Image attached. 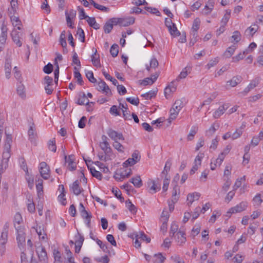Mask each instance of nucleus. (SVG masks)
I'll return each instance as SVG.
<instances>
[{
    "label": "nucleus",
    "mask_w": 263,
    "mask_h": 263,
    "mask_svg": "<svg viewBox=\"0 0 263 263\" xmlns=\"http://www.w3.org/2000/svg\"><path fill=\"white\" fill-rule=\"evenodd\" d=\"M12 143V137L10 134H6V139L4 142L3 159L0 162V174L4 171L8 165V161L11 156V147Z\"/></svg>",
    "instance_id": "f257e3e1"
},
{
    "label": "nucleus",
    "mask_w": 263,
    "mask_h": 263,
    "mask_svg": "<svg viewBox=\"0 0 263 263\" xmlns=\"http://www.w3.org/2000/svg\"><path fill=\"white\" fill-rule=\"evenodd\" d=\"M15 229L16 231V240L18 246L21 248L23 247L25 244L26 234L25 230L21 226H15Z\"/></svg>",
    "instance_id": "f03ea898"
},
{
    "label": "nucleus",
    "mask_w": 263,
    "mask_h": 263,
    "mask_svg": "<svg viewBox=\"0 0 263 263\" xmlns=\"http://www.w3.org/2000/svg\"><path fill=\"white\" fill-rule=\"evenodd\" d=\"M132 174V170L130 168H120L118 170L115 175V179L119 181L123 180L126 178L128 177Z\"/></svg>",
    "instance_id": "7ed1b4c3"
},
{
    "label": "nucleus",
    "mask_w": 263,
    "mask_h": 263,
    "mask_svg": "<svg viewBox=\"0 0 263 263\" xmlns=\"http://www.w3.org/2000/svg\"><path fill=\"white\" fill-rule=\"evenodd\" d=\"M141 158L140 153L138 151H135L132 154V157L129 158L125 161L123 164V166L125 168L127 167L128 166H133L137 162H138Z\"/></svg>",
    "instance_id": "20e7f679"
},
{
    "label": "nucleus",
    "mask_w": 263,
    "mask_h": 263,
    "mask_svg": "<svg viewBox=\"0 0 263 263\" xmlns=\"http://www.w3.org/2000/svg\"><path fill=\"white\" fill-rule=\"evenodd\" d=\"M9 230V224L6 223L4 226L3 231L1 233L0 238V247L1 249L4 250L5 248V245L7 243L8 240V234Z\"/></svg>",
    "instance_id": "39448f33"
},
{
    "label": "nucleus",
    "mask_w": 263,
    "mask_h": 263,
    "mask_svg": "<svg viewBox=\"0 0 263 263\" xmlns=\"http://www.w3.org/2000/svg\"><path fill=\"white\" fill-rule=\"evenodd\" d=\"M39 171L41 176L44 179H48L50 176V171L49 166L45 162H42L40 164Z\"/></svg>",
    "instance_id": "423d86ee"
},
{
    "label": "nucleus",
    "mask_w": 263,
    "mask_h": 263,
    "mask_svg": "<svg viewBox=\"0 0 263 263\" xmlns=\"http://www.w3.org/2000/svg\"><path fill=\"white\" fill-rule=\"evenodd\" d=\"M247 207L248 202L247 201H242L236 206L230 208L227 212V214L240 213L245 211Z\"/></svg>",
    "instance_id": "0eeeda50"
},
{
    "label": "nucleus",
    "mask_w": 263,
    "mask_h": 263,
    "mask_svg": "<svg viewBox=\"0 0 263 263\" xmlns=\"http://www.w3.org/2000/svg\"><path fill=\"white\" fill-rule=\"evenodd\" d=\"M148 192L152 194H154L160 190V185L154 180L149 179L147 181Z\"/></svg>",
    "instance_id": "6e6552de"
},
{
    "label": "nucleus",
    "mask_w": 263,
    "mask_h": 263,
    "mask_svg": "<svg viewBox=\"0 0 263 263\" xmlns=\"http://www.w3.org/2000/svg\"><path fill=\"white\" fill-rule=\"evenodd\" d=\"M173 237L178 245L182 246L186 242L185 233L183 231L179 230Z\"/></svg>",
    "instance_id": "1a4fd4ad"
},
{
    "label": "nucleus",
    "mask_w": 263,
    "mask_h": 263,
    "mask_svg": "<svg viewBox=\"0 0 263 263\" xmlns=\"http://www.w3.org/2000/svg\"><path fill=\"white\" fill-rule=\"evenodd\" d=\"M108 136L115 141L118 140H124V137L121 133H118L112 129H109L107 131Z\"/></svg>",
    "instance_id": "9d476101"
},
{
    "label": "nucleus",
    "mask_w": 263,
    "mask_h": 263,
    "mask_svg": "<svg viewBox=\"0 0 263 263\" xmlns=\"http://www.w3.org/2000/svg\"><path fill=\"white\" fill-rule=\"evenodd\" d=\"M65 160L67 167L69 171H72L76 170L77 165L73 155H70L68 157L65 156Z\"/></svg>",
    "instance_id": "9b49d317"
},
{
    "label": "nucleus",
    "mask_w": 263,
    "mask_h": 263,
    "mask_svg": "<svg viewBox=\"0 0 263 263\" xmlns=\"http://www.w3.org/2000/svg\"><path fill=\"white\" fill-rule=\"evenodd\" d=\"M97 89L99 91H102L107 96L111 95V91L110 88L106 84V83L103 81L101 80L100 81L98 82Z\"/></svg>",
    "instance_id": "f8f14e48"
},
{
    "label": "nucleus",
    "mask_w": 263,
    "mask_h": 263,
    "mask_svg": "<svg viewBox=\"0 0 263 263\" xmlns=\"http://www.w3.org/2000/svg\"><path fill=\"white\" fill-rule=\"evenodd\" d=\"M102 142L100 144L101 148L104 152L105 153L108 154L110 152L111 148L109 146L108 142L107 141V137L103 135L101 137Z\"/></svg>",
    "instance_id": "ddd939ff"
},
{
    "label": "nucleus",
    "mask_w": 263,
    "mask_h": 263,
    "mask_svg": "<svg viewBox=\"0 0 263 263\" xmlns=\"http://www.w3.org/2000/svg\"><path fill=\"white\" fill-rule=\"evenodd\" d=\"M36 253L40 261H43L44 263H46L47 256L45 249L42 246L38 247L36 249Z\"/></svg>",
    "instance_id": "4468645a"
},
{
    "label": "nucleus",
    "mask_w": 263,
    "mask_h": 263,
    "mask_svg": "<svg viewBox=\"0 0 263 263\" xmlns=\"http://www.w3.org/2000/svg\"><path fill=\"white\" fill-rule=\"evenodd\" d=\"M200 194L197 192L190 193L187 196V201L188 205L190 206L195 201L199 199Z\"/></svg>",
    "instance_id": "2eb2a0df"
},
{
    "label": "nucleus",
    "mask_w": 263,
    "mask_h": 263,
    "mask_svg": "<svg viewBox=\"0 0 263 263\" xmlns=\"http://www.w3.org/2000/svg\"><path fill=\"white\" fill-rule=\"evenodd\" d=\"M11 35L13 42L17 45V46L21 47L22 44L20 40L18 32L17 31L16 28L13 29V30L12 31Z\"/></svg>",
    "instance_id": "dca6fc26"
},
{
    "label": "nucleus",
    "mask_w": 263,
    "mask_h": 263,
    "mask_svg": "<svg viewBox=\"0 0 263 263\" xmlns=\"http://www.w3.org/2000/svg\"><path fill=\"white\" fill-rule=\"evenodd\" d=\"M158 77V75L157 74H155L152 76L151 78H146L140 82V84L143 86L152 85L157 80Z\"/></svg>",
    "instance_id": "f3484780"
},
{
    "label": "nucleus",
    "mask_w": 263,
    "mask_h": 263,
    "mask_svg": "<svg viewBox=\"0 0 263 263\" xmlns=\"http://www.w3.org/2000/svg\"><path fill=\"white\" fill-rule=\"evenodd\" d=\"M241 81V78L240 76H236L233 77L230 80L227 82V87L229 88L228 86L235 87Z\"/></svg>",
    "instance_id": "a211bd4d"
},
{
    "label": "nucleus",
    "mask_w": 263,
    "mask_h": 263,
    "mask_svg": "<svg viewBox=\"0 0 263 263\" xmlns=\"http://www.w3.org/2000/svg\"><path fill=\"white\" fill-rule=\"evenodd\" d=\"M10 17L11 22L14 28L17 27L16 29L21 30L22 24L19 17L14 15H11Z\"/></svg>",
    "instance_id": "6ab92c4d"
},
{
    "label": "nucleus",
    "mask_w": 263,
    "mask_h": 263,
    "mask_svg": "<svg viewBox=\"0 0 263 263\" xmlns=\"http://www.w3.org/2000/svg\"><path fill=\"white\" fill-rule=\"evenodd\" d=\"M257 25L254 24L248 28L245 31V34L247 36L252 37L258 29Z\"/></svg>",
    "instance_id": "aec40b11"
},
{
    "label": "nucleus",
    "mask_w": 263,
    "mask_h": 263,
    "mask_svg": "<svg viewBox=\"0 0 263 263\" xmlns=\"http://www.w3.org/2000/svg\"><path fill=\"white\" fill-rule=\"evenodd\" d=\"M176 87L177 86L175 84L174 82L170 83L164 90V94L166 98H167V96H169L171 93L175 92L176 90Z\"/></svg>",
    "instance_id": "412c9836"
},
{
    "label": "nucleus",
    "mask_w": 263,
    "mask_h": 263,
    "mask_svg": "<svg viewBox=\"0 0 263 263\" xmlns=\"http://www.w3.org/2000/svg\"><path fill=\"white\" fill-rule=\"evenodd\" d=\"M135 22L134 17H129L127 18H120V25L121 26L126 27L132 25Z\"/></svg>",
    "instance_id": "4be33fe9"
},
{
    "label": "nucleus",
    "mask_w": 263,
    "mask_h": 263,
    "mask_svg": "<svg viewBox=\"0 0 263 263\" xmlns=\"http://www.w3.org/2000/svg\"><path fill=\"white\" fill-rule=\"evenodd\" d=\"M28 135L29 139L31 141H32L34 140H35V138L36 137L37 134L36 132L35 126L33 124L30 125L28 131Z\"/></svg>",
    "instance_id": "5701e85b"
},
{
    "label": "nucleus",
    "mask_w": 263,
    "mask_h": 263,
    "mask_svg": "<svg viewBox=\"0 0 263 263\" xmlns=\"http://www.w3.org/2000/svg\"><path fill=\"white\" fill-rule=\"evenodd\" d=\"M228 108L227 104H224L220 106L213 114V117L215 118H218L223 114L225 110Z\"/></svg>",
    "instance_id": "b1692460"
},
{
    "label": "nucleus",
    "mask_w": 263,
    "mask_h": 263,
    "mask_svg": "<svg viewBox=\"0 0 263 263\" xmlns=\"http://www.w3.org/2000/svg\"><path fill=\"white\" fill-rule=\"evenodd\" d=\"M5 70L6 78L9 79L11 76V62L9 59H7L5 64Z\"/></svg>",
    "instance_id": "393cba45"
},
{
    "label": "nucleus",
    "mask_w": 263,
    "mask_h": 263,
    "mask_svg": "<svg viewBox=\"0 0 263 263\" xmlns=\"http://www.w3.org/2000/svg\"><path fill=\"white\" fill-rule=\"evenodd\" d=\"M77 103L79 105L86 104L87 105H89L90 104H92V102L89 103L85 93H83L82 95H79Z\"/></svg>",
    "instance_id": "a878e982"
},
{
    "label": "nucleus",
    "mask_w": 263,
    "mask_h": 263,
    "mask_svg": "<svg viewBox=\"0 0 263 263\" xmlns=\"http://www.w3.org/2000/svg\"><path fill=\"white\" fill-rule=\"evenodd\" d=\"M254 206H259L263 202V195L261 196L260 194H257L252 200Z\"/></svg>",
    "instance_id": "bb28decb"
},
{
    "label": "nucleus",
    "mask_w": 263,
    "mask_h": 263,
    "mask_svg": "<svg viewBox=\"0 0 263 263\" xmlns=\"http://www.w3.org/2000/svg\"><path fill=\"white\" fill-rule=\"evenodd\" d=\"M136 187H140L142 186V181L140 176H136L132 178L130 181Z\"/></svg>",
    "instance_id": "cd10ccee"
},
{
    "label": "nucleus",
    "mask_w": 263,
    "mask_h": 263,
    "mask_svg": "<svg viewBox=\"0 0 263 263\" xmlns=\"http://www.w3.org/2000/svg\"><path fill=\"white\" fill-rule=\"evenodd\" d=\"M71 190L76 195H80L82 191V189H81L79 185L78 181H76L73 183L71 186Z\"/></svg>",
    "instance_id": "c85d7f7f"
},
{
    "label": "nucleus",
    "mask_w": 263,
    "mask_h": 263,
    "mask_svg": "<svg viewBox=\"0 0 263 263\" xmlns=\"http://www.w3.org/2000/svg\"><path fill=\"white\" fill-rule=\"evenodd\" d=\"M179 194V187L178 185H176L173 190L172 201L175 203L178 199V195Z\"/></svg>",
    "instance_id": "c756f323"
},
{
    "label": "nucleus",
    "mask_w": 263,
    "mask_h": 263,
    "mask_svg": "<svg viewBox=\"0 0 263 263\" xmlns=\"http://www.w3.org/2000/svg\"><path fill=\"white\" fill-rule=\"evenodd\" d=\"M165 259V258L161 253L156 254L152 257V261L154 263H163Z\"/></svg>",
    "instance_id": "7c9ffc66"
},
{
    "label": "nucleus",
    "mask_w": 263,
    "mask_h": 263,
    "mask_svg": "<svg viewBox=\"0 0 263 263\" xmlns=\"http://www.w3.org/2000/svg\"><path fill=\"white\" fill-rule=\"evenodd\" d=\"M17 93L18 95L22 99L26 98L25 88L23 84L20 83V84L17 86Z\"/></svg>",
    "instance_id": "2f4dec72"
},
{
    "label": "nucleus",
    "mask_w": 263,
    "mask_h": 263,
    "mask_svg": "<svg viewBox=\"0 0 263 263\" xmlns=\"http://www.w3.org/2000/svg\"><path fill=\"white\" fill-rule=\"evenodd\" d=\"M236 49V46L234 45L228 47L224 53V55L226 58H230L234 53Z\"/></svg>",
    "instance_id": "473e14b6"
},
{
    "label": "nucleus",
    "mask_w": 263,
    "mask_h": 263,
    "mask_svg": "<svg viewBox=\"0 0 263 263\" xmlns=\"http://www.w3.org/2000/svg\"><path fill=\"white\" fill-rule=\"evenodd\" d=\"M79 211L83 218L85 219L88 217H91V215L85 210V207L82 203L80 204Z\"/></svg>",
    "instance_id": "72a5a7b5"
},
{
    "label": "nucleus",
    "mask_w": 263,
    "mask_h": 263,
    "mask_svg": "<svg viewBox=\"0 0 263 263\" xmlns=\"http://www.w3.org/2000/svg\"><path fill=\"white\" fill-rule=\"evenodd\" d=\"M190 68L189 67H185L184 69H183V70L180 72V74L177 77L176 80L177 81H179L180 79H184L185 78H186L188 73L190 72Z\"/></svg>",
    "instance_id": "f704fd0d"
},
{
    "label": "nucleus",
    "mask_w": 263,
    "mask_h": 263,
    "mask_svg": "<svg viewBox=\"0 0 263 263\" xmlns=\"http://www.w3.org/2000/svg\"><path fill=\"white\" fill-rule=\"evenodd\" d=\"M134 235H136L140 241H146V243H149L151 241V238L147 237V236L143 232L136 233Z\"/></svg>",
    "instance_id": "c9c22d12"
},
{
    "label": "nucleus",
    "mask_w": 263,
    "mask_h": 263,
    "mask_svg": "<svg viewBox=\"0 0 263 263\" xmlns=\"http://www.w3.org/2000/svg\"><path fill=\"white\" fill-rule=\"evenodd\" d=\"M170 213L171 212L168 211L167 208L164 209L161 215L160 221L164 222L168 221Z\"/></svg>",
    "instance_id": "e433bc0d"
},
{
    "label": "nucleus",
    "mask_w": 263,
    "mask_h": 263,
    "mask_svg": "<svg viewBox=\"0 0 263 263\" xmlns=\"http://www.w3.org/2000/svg\"><path fill=\"white\" fill-rule=\"evenodd\" d=\"M87 22L88 24L92 28L95 29H98L99 28V24L96 22L95 17H88L87 19Z\"/></svg>",
    "instance_id": "4c0bfd02"
},
{
    "label": "nucleus",
    "mask_w": 263,
    "mask_h": 263,
    "mask_svg": "<svg viewBox=\"0 0 263 263\" xmlns=\"http://www.w3.org/2000/svg\"><path fill=\"white\" fill-rule=\"evenodd\" d=\"M224 180L225 182L223 184L221 189V192H223V193H225L229 190L231 184V181L230 178H228L227 179H225Z\"/></svg>",
    "instance_id": "58836bf2"
},
{
    "label": "nucleus",
    "mask_w": 263,
    "mask_h": 263,
    "mask_svg": "<svg viewBox=\"0 0 263 263\" xmlns=\"http://www.w3.org/2000/svg\"><path fill=\"white\" fill-rule=\"evenodd\" d=\"M231 16V10H227L226 11V13L223 16L221 21V24H223L224 25H227Z\"/></svg>",
    "instance_id": "ea45409f"
},
{
    "label": "nucleus",
    "mask_w": 263,
    "mask_h": 263,
    "mask_svg": "<svg viewBox=\"0 0 263 263\" xmlns=\"http://www.w3.org/2000/svg\"><path fill=\"white\" fill-rule=\"evenodd\" d=\"M241 34L238 31H235L233 32V35L231 37L232 43H237L239 42L241 40Z\"/></svg>",
    "instance_id": "a19ab883"
},
{
    "label": "nucleus",
    "mask_w": 263,
    "mask_h": 263,
    "mask_svg": "<svg viewBox=\"0 0 263 263\" xmlns=\"http://www.w3.org/2000/svg\"><path fill=\"white\" fill-rule=\"evenodd\" d=\"M201 224L197 223L196 224L192 230L191 235L193 237L197 236L200 232L201 230Z\"/></svg>",
    "instance_id": "79ce46f5"
},
{
    "label": "nucleus",
    "mask_w": 263,
    "mask_h": 263,
    "mask_svg": "<svg viewBox=\"0 0 263 263\" xmlns=\"http://www.w3.org/2000/svg\"><path fill=\"white\" fill-rule=\"evenodd\" d=\"M84 238L83 236H82L79 233H77V235H75V246H82L84 241Z\"/></svg>",
    "instance_id": "37998d69"
},
{
    "label": "nucleus",
    "mask_w": 263,
    "mask_h": 263,
    "mask_svg": "<svg viewBox=\"0 0 263 263\" xmlns=\"http://www.w3.org/2000/svg\"><path fill=\"white\" fill-rule=\"evenodd\" d=\"M178 226L174 222H173L171 226L170 234V236L173 237L178 232Z\"/></svg>",
    "instance_id": "c03bdc74"
},
{
    "label": "nucleus",
    "mask_w": 263,
    "mask_h": 263,
    "mask_svg": "<svg viewBox=\"0 0 263 263\" xmlns=\"http://www.w3.org/2000/svg\"><path fill=\"white\" fill-rule=\"evenodd\" d=\"M168 29L170 34L172 35H173L174 36H178L180 35V32L178 30V29L176 26V25L175 24L172 25V26L170 28H168Z\"/></svg>",
    "instance_id": "a18cd8bd"
},
{
    "label": "nucleus",
    "mask_w": 263,
    "mask_h": 263,
    "mask_svg": "<svg viewBox=\"0 0 263 263\" xmlns=\"http://www.w3.org/2000/svg\"><path fill=\"white\" fill-rule=\"evenodd\" d=\"M36 231L40 239L45 240L46 239L47 235L45 233L44 229H42L41 227L37 228L36 230Z\"/></svg>",
    "instance_id": "49530a36"
},
{
    "label": "nucleus",
    "mask_w": 263,
    "mask_h": 263,
    "mask_svg": "<svg viewBox=\"0 0 263 263\" xmlns=\"http://www.w3.org/2000/svg\"><path fill=\"white\" fill-rule=\"evenodd\" d=\"M214 1H211L208 2V5L205 6L203 11L205 14H208L212 11L213 7L214 6Z\"/></svg>",
    "instance_id": "de8ad7c7"
},
{
    "label": "nucleus",
    "mask_w": 263,
    "mask_h": 263,
    "mask_svg": "<svg viewBox=\"0 0 263 263\" xmlns=\"http://www.w3.org/2000/svg\"><path fill=\"white\" fill-rule=\"evenodd\" d=\"M184 106L183 101L182 100H177L174 103L173 107L176 108V110L178 112Z\"/></svg>",
    "instance_id": "09e8293b"
},
{
    "label": "nucleus",
    "mask_w": 263,
    "mask_h": 263,
    "mask_svg": "<svg viewBox=\"0 0 263 263\" xmlns=\"http://www.w3.org/2000/svg\"><path fill=\"white\" fill-rule=\"evenodd\" d=\"M246 180V176H243V177L240 178H238L234 186H233V190L234 191H236V190H237V189H238L241 185V184H242V182H244Z\"/></svg>",
    "instance_id": "8fccbe9b"
},
{
    "label": "nucleus",
    "mask_w": 263,
    "mask_h": 263,
    "mask_svg": "<svg viewBox=\"0 0 263 263\" xmlns=\"http://www.w3.org/2000/svg\"><path fill=\"white\" fill-rule=\"evenodd\" d=\"M200 25V20L198 17L196 18L193 22L192 29L195 32H196L199 29Z\"/></svg>",
    "instance_id": "3c124183"
},
{
    "label": "nucleus",
    "mask_w": 263,
    "mask_h": 263,
    "mask_svg": "<svg viewBox=\"0 0 263 263\" xmlns=\"http://www.w3.org/2000/svg\"><path fill=\"white\" fill-rule=\"evenodd\" d=\"M158 65V62L157 60L155 58H153L151 59L150 61V65L149 66L147 65L146 66V69L148 71L150 70V68H156Z\"/></svg>",
    "instance_id": "603ef678"
},
{
    "label": "nucleus",
    "mask_w": 263,
    "mask_h": 263,
    "mask_svg": "<svg viewBox=\"0 0 263 263\" xmlns=\"http://www.w3.org/2000/svg\"><path fill=\"white\" fill-rule=\"evenodd\" d=\"M87 166H88V167L89 168L90 170V173H91L92 175L98 178V179H101V174L100 172L96 170V169L95 168H93V167H89L87 162H86Z\"/></svg>",
    "instance_id": "864d4df0"
},
{
    "label": "nucleus",
    "mask_w": 263,
    "mask_h": 263,
    "mask_svg": "<svg viewBox=\"0 0 263 263\" xmlns=\"http://www.w3.org/2000/svg\"><path fill=\"white\" fill-rule=\"evenodd\" d=\"M23 219L20 213H16L14 216V227L20 226L22 222Z\"/></svg>",
    "instance_id": "5fc2aeb1"
},
{
    "label": "nucleus",
    "mask_w": 263,
    "mask_h": 263,
    "mask_svg": "<svg viewBox=\"0 0 263 263\" xmlns=\"http://www.w3.org/2000/svg\"><path fill=\"white\" fill-rule=\"evenodd\" d=\"M119 46L117 44H114L111 46L110 50V54L113 57L117 56L119 52Z\"/></svg>",
    "instance_id": "6e6d98bb"
},
{
    "label": "nucleus",
    "mask_w": 263,
    "mask_h": 263,
    "mask_svg": "<svg viewBox=\"0 0 263 263\" xmlns=\"http://www.w3.org/2000/svg\"><path fill=\"white\" fill-rule=\"evenodd\" d=\"M178 113L179 112L176 110V108L174 107H172V108L170 109V116L168 119L170 122H171V120L175 119L177 118Z\"/></svg>",
    "instance_id": "4d7b16f0"
},
{
    "label": "nucleus",
    "mask_w": 263,
    "mask_h": 263,
    "mask_svg": "<svg viewBox=\"0 0 263 263\" xmlns=\"http://www.w3.org/2000/svg\"><path fill=\"white\" fill-rule=\"evenodd\" d=\"M204 157L203 154H199L195 158L194 164L200 167L201 164V161Z\"/></svg>",
    "instance_id": "13d9d810"
},
{
    "label": "nucleus",
    "mask_w": 263,
    "mask_h": 263,
    "mask_svg": "<svg viewBox=\"0 0 263 263\" xmlns=\"http://www.w3.org/2000/svg\"><path fill=\"white\" fill-rule=\"evenodd\" d=\"M74 78L77 79V81L78 83L80 85H82L83 83V80L80 73L79 72L78 69L76 68H74Z\"/></svg>",
    "instance_id": "bf43d9fd"
},
{
    "label": "nucleus",
    "mask_w": 263,
    "mask_h": 263,
    "mask_svg": "<svg viewBox=\"0 0 263 263\" xmlns=\"http://www.w3.org/2000/svg\"><path fill=\"white\" fill-rule=\"evenodd\" d=\"M96 52H97V50L95 49L94 54H92L91 56V61H92V64H93L94 66H100V64L99 58V57H97Z\"/></svg>",
    "instance_id": "052dcab7"
},
{
    "label": "nucleus",
    "mask_w": 263,
    "mask_h": 263,
    "mask_svg": "<svg viewBox=\"0 0 263 263\" xmlns=\"http://www.w3.org/2000/svg\"><path fill=\"white\" fill-rule=\"evenodd\" d=\"M221 215V212L219 211H214L212 215L211 216L209 219V222L214 223L215 222L216 218L219 217Z\"/></svg>",
    "instance_id": "680f3d73"
},
{
    "label": "nucleus",
    "mask_w": 263,
    "mask_h": 263,
    "mask_svg": "<svg viewBox=\"0 0 263 263\" xmlns=\"http://www.w3.org/2000/svg\"><path fill=\"white\" fill-rule=\"evenodd\" d=\"M60 43L63 48L66 47L67 43H66V41L65 40V31H63L60 35Z\"/></svg>",
    "instance_id": "e2e57ef3"
},
{
    "label": "nucleus",
    "mask_w": 263,
    "mask_h": 263,
    "mask_svg": "<svg viewBox=\"0 0 263 263\" xmlns=\"http://www.w3.org/2000/svg\"><path fill=\"white\" fill-rule=\"evenodd\" d=\"M126 206L128 209L133 213H136L137 209L130 200L126 201Z\"/></svg>",
    "instance_id": "0e129e2a"
},
{
    "label": "nucleus",
    "mask_w": 263,
    "mask_h": 263,
    "mask_svg": "<svg viewBox=\"0 0 263 263\" xmlns=\"http://www.w3.org/2000/svg\"><path fill=\"white\" fill-rule=\"evenodd\" d=\"M200 213H201L200 207V206L196 207L194 209V212L193 213V214L192 215V219L193 220H194L196 219H197L199 217Z\"/></svg>",
    "instance_id": "69168bd1"
},
{
    "label": "nucleus",
    "mask_w": 263,
    "mask_h": 263,
    "mask_svg": "<svg viewBox=\"0 0 263 263\" xmlns=\"http://www.w3.org/2000/svg\"><path fill=\"white\" fill-rule=\"evenodd\" d=\"M48 148L52 152H55L57 149L55 139L49 140L48 142Z\"/></svg>",
    "instance_id": "338daca9"
},
{
    "label": "nucleus",
    "mask_w": 263,
    "mask_h": 263,
    "mask_svg": "<svg viewBox=\"0 0 263 263\" xmlns=\"http://www.w3.org/2000/svg\"><path fill=\"white\" fill-rule=\"evenodd\" d=\"M171 259L173 261L174 263H184L183 259L177 255L172 256Z\"/></svg>",
    "instance_id": "774afa93"
}]
</instances>
